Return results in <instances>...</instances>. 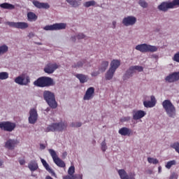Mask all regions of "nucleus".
Wrapping results in <instances>:
<instances>
[{"label": "nucleus", "mask_w": 179, "mask_h": 179, "mask_svg": "<svg viewBox=\"0 0 179 179\" xmlns=\"http://www.w3.org/2000/svg\"><path fill=\"white\" fill-rule=\"evenodd\" d=\"M117 24V22L113 21V29H115V25Z\"/></svg>", "instance_id": "53"}, {"label": "nucleus", "mask_w": 179, "mask_h": 179, "mask_svg": "<svg viewBox=\"0 0 179 179\" xmlns=\"http://www.w3.org/2000/svg\"><path fill=\"white\" fill-rule=\"evenodd\" d=\"M43 167H45V170H47L48 173H50L53 177H57V174H55V172H54V171L50 168V165H48V164H46Z\"/></svg>", "instance_id": "34"}, {"label": "nucleus", "mask_w": 179, "mask_h": 179, "mask_svg": "<svg viewBox=\"0 0 179 179\" xmlns=\"http://www.w3.org/2000/svg\"><path fill=\"white\" fill-rule=\"evenodd\" d=\"M129 78H132V77L129 76L128 73L126 72V73L123 76V80H127L129 79Z\"/></svg>", "instance_id": "45"}, {"label": "nucleus", "mask_w": 179, "mask_h": 179, "mask_svg": "<svg viewBox=\"0 0 179 179\" xmlns=\"http://www.w3.org/2000/svg\"><path fill=\"white\" fill-rule=\"evenodd\" d=\"M70 127L73 128H79L80 127H82L81 122H73L71 124Z\"/></svg>", "instance_id": "42"}, {"label": "nucleus", "mask_w": 179, "mask_h": 179, "mask_svg": "<svg viewBox=\"0 0 179 179\" xmlns=\"http://www.w3.org/2000/svg\"><path fill=\"white\" fill-rule=\"evenodd\" d=\"M117 172L121 179H135V173L128 175L124 169H119Z\"/></svg>", "instance_id": "18"}, {"label": "nucleus", "mask_w": 179, "mask_h": 179, "mask_svg": "<svg viewBox=\"0 0 179 179\" xmlns=\"http://www.w3.org/2000/svg\"><path fill=\"white\" fill-rule=\"evenodd\" d=\"M177 178H178V176L176 175V173L172 174L169 178V179H177Z\"/></svg>", "instance_id": "48"}, {"label": "nucleus", "mask_w": 179, "mask_h": 179, "mask_svg": "<svg viewBox=\"0 0 179 179\" xmlns=\"http://www.w3.org/2000/svg\"><path fill=\"white\" fill-rule=\"evenodd\" d=\"M0 8H2V9H8L12 10V9H15V6L8 3H3L0 4Z\"/></svg>", "instance_id": "29"}, {"label": "nucleus", "mask_w": 179, "mask_h": 179, "mask_svg": "<svg viewBox=\"0 0 179 179\" xmlns=\"http://www.w3.org/2000/svg\"><path fill=\"white\" fill-rule=\"evenodd\" d=\"M172 166H176V160L169 161L166 163L165 167H166L168 169H171Z\"/></svg>", "instance_id": "37"}, {"label": "nucleus", "mask_w": 179, "mask_h": 179, "mask_svg": "<svg viewBox=\"0 0 179 179\" xmlns=\"http://www.w3.org/2000/svg\"><path fill=\"white\" fill-rule=\"evenodd\" d=\"M136 23V17L128 16L123 19L122 24L124 26H134Z\"/></svg>", "instance_id": "16"}, {"label": "nucleus", "mask_w": 179, "mask_h": 179, "mask_svg": "<svg viewBox=\"0 0 179 179\" xmlns=\"http://www.w3.org/2000/svg\"><path fill=\"white\" fill-rule=\"evenodd\" d=\"M19 163H20V164L21 166H23V165L25 164L26 161H25L24 159H20V160L19 161Z\"/></svg>", "instance_id": "50"}, {"label": "nucleus", "mask_w": 179, "mask_h": 179, "mask_svg": "<svg viewBox=\"0 0 179 179\" xmlns=\"http://www.w3.org/2000/svg\"><path fill=\"white\" fill-rule=\"evenodd\" d=\"M100 74L99 71H94L91 73L92 76H98Z\"/></svg>", "instance_id": "49"}, {"label": "nucleus", "mask_w": 179, "mask_h": 179, "mask_svg": "<svg viewBox=\"0 0 179 179\" xmlns=\"http://www.w3.org/2000/svg\"><path fill=\"white\" fill-rule=\"evenodd\" d=\"M131 68H133L134 72L135 71H138V72H143V67L141 66H132Z\"/></svg>", "instance_id": "39"}, {"label": "nucleus", "mask_w": 179, "mask_h": 179, "mask_svg": "<svg viewBox=\"0 0 179 179\" xmlns=\"http://www.w3.org/2000/svg\"><path fill=\"white\" fill-rule=\"evenodd\" d=\"M36 44H37L38 45H43V43H36Z\"/></svg>", "instance_id": "55"}, {"label": "nucleus", "mask_w": 179, "mask_h": 179, "mask_svg": "<svg viewBox=\"0 0 179 179\" xmlns=\"http://www.w3.org/2000/svg\"><path fill=\"white\" fill-rule=\"evenodd\" d=\"M16 128V124L6 121L0 122V129L5 131L6 132H12Z\"/></svg>", "instance_id": "8"}, {"label": "nucleus", "mask_w": 179, "mask_h": 179, "mask_svg": "<svg viewBox=\"0 0 179 179\" xmlns=\"http://www.w3.org/2000/svg\"><path fill=\"white\" fill-rule=\"evenodd\" d=\"M148 163H150V164H158L159 163V160H157V159H155L152 157H148Z\"/></svg>", "instance_id": "36"}, {"label": "nucleus", "mask_w": 179, "mask_h": 179, "mask_svg": "<svg viewBox=\"0 0 179 179\" xmlns=\"http://www.w3.org/2000/svg\"><path fill=\"white\" fill-rule=\"evenodd\" d=\"M76 37L78 40H82L83 38H85L86 36L83 34H78Z\"/></svg>", "instance_id": "44"}, {"label": "nucleus", "mask_w": 179, "mask_h": 179, "mask_svg": "<svg viewBox=\"0 0 179 179\" xmlns=\"http://www.w3.org/2000/svg\"><path fill=\"white\" fill-rule=\"evenodd\" d=\"M68 174L63 176V179H82L83 176L81 174H75V166H71L69 168Z\"/></svg>", "instance_id": "11"}, {"label": "nucleus", "mask_w": 179, "mask_h": 179, "mask_svg": "<svg viewBox=\"0 0 179 179\" xmlns=\"http://www.w3.org/2000/svg\"><path fill=\"white\" fill-rule=\"evenodd\" d=\"M76 78L80 80V83H86L88 80L87 76L84 74H76Z\"/></svg>", "instance_id": "28"}, {"label": "nucleus", "mask_w": 179, "mask_h": 179, "mask_svg": "<svg viewBox=\"0 0 179 179\" xmlns=\"http://www.w3.org/2000/svg\"><path fill=\"white\" fill-rule=\"evenodd\" d=\"M176 6H179V1H173L171 3L162 2L159 6L158 9L162 12H167L169 9H173Z\"/></svg>", "instance_id": "6"}, {"label": "nucleus", "mask_w": 179, "mask_h": 179, "mask_svg": "<svg viewBox=\"0 0 179 179\" xmlns=\"http://www.w3.org/2000/svg\"><path fill=\"white\" fill-rule=\"evenodd\" d=\"M67 127L68 124L65 122L52 123L45 129V132H55V131L62 132L64 129H66Z\"/></svg>", "instance_id": "4"}, {"label": "nucleus", "mask_w": 179, "mask_h": 179, "mask_svg": "<svg viewBox=\"0 0 179 179\" xmlns=\"http://www.w3.org/2000/svg\"><path fill=\"white\" fill-rule=\"evenodd\" d=\"M173 1H179V0H173Z\"/></svg>", "instance_id": "60"}, {"label": "nucleus", "mask_w": 179, "mask_h": 179, "mask_svg": "<svg viewBox=\"0 0 179 179\" xmlns=\"http://www.w3.org/2000/svg\"><path fill=\"white\" fill-rule=\"evenodd\" d=\"M138 3L142 8H148V3H146L145 1H141L138 2Z\"/></svg>", "instance_id": "43"}, {"label": "nucleus", "mask_w": 179, "mask_h": 179, "mask_svg": "<svg viewBox=\"0 0 179 179\" xmlns=\"http://www.w3.org/2000/svg\"><path fill=\"white\" fill-rule=\"evenodd\" d=\"M9 48L6 45H3L0 46V57L1 55H3V54H6V52L8 51Z\"/></svg>", "instance_id": "32"}, {"label": "nucleus", "mask_w": 179, "mask_h": 179, "mask_svg": "<svg viewBox=\"0 0 179 179\" xmlns=\"http://www.w3.org/2000/svg\"><path fill=\"white\" fill-rule=\"evenodd\" d=\"M72 41H75V37H72Z\"/></svg>", "instance_id": "57"}, {"label": "nucleus", "mask_w": 179, "mask_h": 179, "mask_svg": "<svg viewBox=\"0 0 179 179\" xmlns=\"http://www.w3.org/2000/svg\"><path fill=\"white\" fill-rule=\"evenodd\" d=\"M95 5H96V2L94 1H87L84 4L85 8H90V6H94Z\"/></svg>", "instance_id": "38"}, {"label": "nucleus", "mask_w": 179, "mask_h": 179, "mask_svg": "<svg viewBox=\"0 0 179 179\" xmlns=\"http://www.w3.org/2000/svg\"><path fill=\"white\" fill-rule=\"evenodd\" d=\"M43 99L48 104L50 108H57L58 107V103L55 100V94L49 90H45L43 92Z\"/></svg>", "instance_id": "2"}, {"label": "nucleus", "mask_w": 179, "mask_h": 179, "mask_svg": "<svg viewBox=\"0 0 179 179\" xmlns=\"http://www.w3.org/2000/svg\"><path fill=\"white\" fill-rule=\"evenodd\" d=\"M15 82L21 86H27V84L30 83V77L27 74L23 73L15 78Z\"/></svg>", "instance_id": "10"}, {"label": "nucleus", "mask_w": 179, "mask_h": 179, "mask_svg": "<svg viewBox=\"0 0 179 179\" xmlns=\"http://www.w3.org/2000/svg\"><path fill=\"white\" fill-rule=\"evenodd\" d=\"M40 149H41L42 150L45 149V145L44 144H41L40 145Z\"/></svg>", "instance_id": "52"}, {"label": "nucleus", "mask_w": 179, "mask_h": 179, "mask_svg": "<svg viewBox=\"0 0 179 179\" xmlns=\"http://www.w3.org/2000/svg\"><path fill=\"white\" fill-rule=\"evenodd\" d=\"M6 24H8V26H10V27H14L15 29H20L21 30H24V29H27V27H29V24L24 22H7Z\"/></svg>", "instance_id": "12"}, {"label": "nucleus", "mask_w": 179, "mask_h": 179, "mask_svg": "<svg viewBox=\"0 0 179 179\" xmlns=\"http://www.w3.org/2000/svg\"><path fill=\"white\" fill-rule=\"evenodd\" d=\"M114 73H115V71L111 69H109L105 75V78L106 80H111L114 76Z\"/></svg>", "instance_id": "27"}, {"label": "nucleus", "mask_w": 179, "mask_h": 179, "mask_svg": "<svg viewBox=\"0 0 179 179\" xmlns=\"http://www.w3.org/2000/svg\"><path fill=\"white\" fill-rule=\"evenodd\" d=\"M17 144H19V141L10 138L6 142L5 148L9 150H13Z\"/></svg>", "instance_id": "17"}, {"label": "nucleus", "mask_w": 179, "mask_h": 179, "mask_svg": "<svg viewBox=\"0 0 179 179\" xmlns=\"http://www.w3.org/2000/svg\"><path fill=\"white\" fill-rule=\"evenodd\" d=\"M37 16L33 12H29L27 13V18L29 22H36L37 20Z\"/></svg>", "instance_id": "30"}, {"label": "nucleus", "mask_w": 179, "mask_h": 179, "mask_svg": "<svg viewBox=\"0 0 179 179\" xmlns=\"http://www.w3.org/2000/svg\"><path fill=\"white\" fill-rule=\"evenodd\" d=\"M121 65V62L118 59H113L110 62V67L109 69H112L115 72L118 68H120V66Z\"/></svg>", "instance_id": "22"}, {"label": "nucleus", "mask_w": 179, "mask_h": 179, "mask_svg": "<svg viewBox=\"0 0 179 179\" xmlns=\"http://www.w3.org/2000/svg\"><path fill=\"white\" fill-rule=\"evenodd\" d=\"M94 96V87H89L86 92L85 94L84 95L83 100H90L91 99H93Z\"/></svg>", "instance_id": "19"}, {"label": "nucleus", "mask_w": 179, "mask_h": 179, "mask_svg": "<svg viewBox=\"0 0 179 179\" xmlns=\"http://www.w3.org/2000/svg\"><path fill=\"white\" fill-rule=\"evenodd\" d=\"M82 66H87V62L86 59H83L77 62V64H74L73 65V68H82Z\"/></svg>", "instance_id": "25"}, {"label": "nucleus", "mask_w": 179, "mask_h": 179, "mask_svg": "<svg viewBox=\"0 0 179 179\" xmlns=\"http://www.w3.org/2000/svg\"><path fill=\"white\" fill-rule=\"evenodd\" d=\"M108 64H109L108 61H106V60L102 61L99 70L101 72H106V71L107 70V68H108Z\"/></svg>", "instance_id": "26"}, {"label": "nucleus", "mask_w": 179, "mask_h": 179, "mask_svg": "<svg viewBox=\"0 0 179 179\" xmlns=\"http://www.w3.org/2000/svg\"><path fill=\"white\" fill-rule=\"evenodd\" d=\"M118 132L122 136H131L132 135V129L128 127H122L119 129Z\"/></svg>", "instance_id": "21"}, {"label": "nucleus", "mask_w": 179, "mask_h": 179, "mask_svg": "<svg viewBox=\"0 0 179 179\" xmlns=\"http://www.w3.org/2000/svg\"><path fill=\"white\" fill-rule=\"evenodd\" d=\"M66 29V24L65 23H55L52 25H46L43 27V30L46 31H54L57 30H64Z\"/></svg>", "instance_id": "7"}, {"label": "nucleus", "mask_w": 179, "mask_h": 179, "mask_svg": "<svg viewBox=\"0 0 179 179\" xmlns=\"http://www.w3.org/2000/svg\"><path fill=\"white\" fill-rule=\"evenodd\" d=\"M143 105L146 108H151L152 107H155V102H152L150 101H144Z\"/></svg>", "instance_id": "33"}, {"label": "nucleus", "mask_w": 179, "mask_h": 179, "mask_svg": "<svg viewBox=\"0 0 179 179\" xmlns=\"http://www.w3.org/2000/svg\"><path fill=\"white\" fill-rule=\"evenodd\" d=\"M101 150L106 152L107 150V143H106V140H103L101 143Z\"/></svg>", "instance_id": "41"}, {"label": "nucleus", "mask_w": 179, "mask_h": 179, "mask_svg": "<svg viewBox=\"0 0 179 179\" xmlns=\"http://www.w3.org/2000/svg\"><path fill=\"white\" fill-rule=\"evenodd\" d=\"M158 172L162 173V166L158 167Z\"/></svg>", "instance_id": "54"}, {"label": "nucleus", "mask_w": 179, "mask_h": 179, "mask_svg": "<svg viewBox=\"0 0 179 179\" xmlns=\"http://www.w3.org/2000/svg\"><path fill=\"white\" fill-rule=\"evenodd\" d=\"M0 166H2V163L0 162Z\"/></svg>", "instance_id": "58"}, {"label": "nucleus", "mask_w": 179, "mask_h": 179, "mask_svg": "<svg viewBox=\"0 0 179 179\" xmlns=\"http://www.w3.org/2000/svg\"><path fill=\"white\" fill-rule=\"evenodd\" d=\"M34 85L38 87H50L51 86H54L55 85V82H54V79L52 78L43 76L35 80L34 82Z\"/></svg>", "instance_id": "1"}, {"label": "nucleus", "mask_w": 179, "mask_h": 179, "mask_svg": "<svg viewBox=\"0 0 179 179\" xmlns=\"http://www.w3.org/2000/svg\"><path fill=\"white\" fill-rule=\"evenodd\" d=\"M146 115V113L143 110H133V119L136 121L143 118Z\"/></svg>", "instance_id": "20"}, {"label": "nucleus", "mask_w": 179, "mask_h": 179, "mask_svg": "<svg viewBox=\"0 0 179 179\" xmlns=\"http://www.w3.org/2000/svg\"><path fill=\"white\" fill-rule=\"evenodd\" d=\"M28 168L31 171H36V170L38 169V164H37V162L36 161L32 160L28 164Z\"/></svg>", "instance_id": "24"}, {"label": "nucleus", "mask_w": 179, "mask_h": 179, "mask_svg": "<svg viewBox=\"0 0 179 179\" xmlns=\"http://www.w3.org/2000/svg\"><path fill=\"white\" fill-rule=\"evenodd\" d=\"M162 107L165 110L167 115L170 118H174L177 114L176 106L171 103V101L166 99L162 102Z\"/></svg>", "instance_id": "3"}, {"label": "nucleus", "mask_w": 179, "mask_h": 179, "mask_svg": "<svg viewBox=\"0 0 179 179\" xmlns=\"http://www.w3.org/2000/svg\"><path fill=\"white\" fill-rule=\"evenodd\" d=\"M126 73L130 76H134V73H135V71L132 68V66L129 67V69L126 71Z\"/></svg>", "instance_id": "40"}, {"label": "nucleus", "mask_w": 179, "mask_h": 179, "mask_svg": "<svg viewBox=\"0 0 179 179\" xmlns=\"http://www.w3.org/2000/svg\"><path fill=\"white\" fill-rule=\"evenodd\" d=\"M66 1H73V0H66Z\"/></svg>", "instance_id": "59"}, {"label": "nucleus", "mask_w": 179, "mask_h": 179, "mask_svg": "<svg viewBox=\"0 0 179 179\" xmlns=\"http://www.w3.org/2000/svg\"><path fill=\"white\" fill-rule=\"evenodd\" d=\"M49 153L50 156H52L54 163H55L58 166V167H66L65 162L62 161V159H59V157H58V155H57V152H55V150L50 149Z\"/></svg>", "instance_id": "9"}, {"label": "nucleus", "mask_w": 179, "mask_h": 179, "mask_svg": "<svg viewBox=\"0 0 179 179\" xmlns=\"http://www.w3.org/2000/svg\"><path fill=\"white\" fill-rule=\"evenodd\" d=\"M151 103H154V106H156V98L155 96H151Z\"/></svg>", "instance_id": "47"}, {"label": "nucleus", "mask_w": 179, "mask_h": 179, "mask_svg": "<svg viewBox=\"0 0 179 179\" xmlns=\"http://www.w3.org/2000/svg\"><path fill=\"white\" fill-rule=\"evenodd\" d=\"M166 82L168 83H174V82H177L179 80V71L173 72L171 74H169L165 78Z\"/></svg>", "instance_id": "15"}, {"label": "nucleus", "mask_w": 179, "mask_h": 179, "mask_svg": "<svg viewBox=\"0 0 179 179\" xmlns=\"http://www.w3.org/2000/svg\"><path fill=\"white\" fill-rule=\"evenodd\" d=\"M38 118V114H37V110L31 108L29 110V124H36Z\"/></svg>", "instance_id": "14"}, {"label": "nucleus", "mask_w": 179, "mask_h": 179, "mask_svg": "<svg viewBox=\"0 0 179 179\" xmlns=\"http://www.w3.org/2000/svg\"><path fill=\"white\" fill-rule=\"evenodd\" d=\"M41 163L43 166H46V164H48V163H47V161L43 159H41Z\"/></svg>", "instance_id": "51"}, {"label": "nucleus", "mask_w": 179, "mask_h": 179, "mask_svg": "<svg viewBox=\"0 0 179 179\" xmlns=\"http://www.w3.org/2000/svg\"><path fill=\"white\" fill-rule=\"evenodd\" d=\"M129 120H131V117L127 116V117H123V118L121 120V121H122V122H127V121H129Z\"/></svg>", "instance_id": "46"}, {"label": "nucleus", "mask_w": 179, "mask_h": 179, "mask_svg": "<svg viewBox=\"0 0 179 179\" xmlns=\"http://www.w3.org/2000/svg\"><path fill=\"white\" fill-rule=\"evenodd\" d=\"M67 3L71 8H78L80 5V1H67Z\"/></svg>", "instance_id": "31"}, {"label": "nucleus", "mask_w": 179, "mask_h": 179, "mask_svg": "<svg viewBox=\"0 0 179 179\" xmlns=\"http://www.w3.org/2000/svg\"><path fill=\"white\" fill-rule=\"evenodd\" d=\"M33 4L39 9H48L50 8V5L48 3H41L38 1H34Z\"/></svg>", "instance_id": "23"}, {"label": "nucleus", "mask_w": 179, "mask_h": 179, "mask_svg": "<svg viewBox=\"0 0 179 179\" xmlns=\"http://www.w3.org/2000/svg\"><path fill=\"white\" fill-rule=\"evenodd\" d=\"M9 78V74L6 72L0 73V80H5V79H8Z\"/></svg>", "instance_id": "35"}, {"label": "nucleus", "mask_w": 179, "mask_h": 179, "mask_svg": "<svg viewBox=\"0 0 179 179\" xmlns=\"http://www.w3.org/2000/svg\"><path fill=\"white\" fill-rule=\"evenodd\" d=\"M136 50H137V51H140V52H156L158 48L155 45L143 43L137 45L136 46Z\"/></svg>", "instance_id": "5"}, {"label": "nucleus", "mask_w": 179, "mask_h": 179, "mask_svg": "<svg viewBox=\"0 0 179 179\" xmlns=\"http://www.w3.org/2000/svg\"><path fill=\"white\" fill-rule=\"evenodd\" d=\"M58 68H59V65L57 64V63H48L43 71L45 73L51 74L54 73Z\"/></svg>", "instance_id": "13"}, {"label": "nucleus", "mask_w": 179, "mask_h": 179, "mask_svg": "<svg viewBox=\"0 0 179 179\" xmlns=\"http://www.w3.org/2000/svg\"><path fill=\"white\" fill-rule=\"evenodd\" d=\"M66 155H67L66 152L63 153V155H64V156H66Z\"/></svg>", "instance_id": "56"}]
</instances>
